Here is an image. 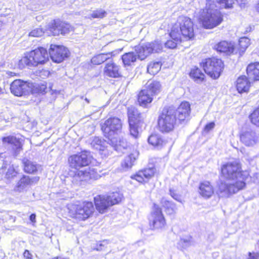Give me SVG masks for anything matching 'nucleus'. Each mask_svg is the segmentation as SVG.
Here are the masks:
<instances>
[{"label": "nucleus", "mask_w": 259, "mask_h": 259, "mask_svg": "<svg viewBox=\"0 0 259 259\" xmlns=\"http://www.w3.org/2000/svg\"><path fill=\"white\" fill-rule=\"evenodd\" d=\"M251 122L257 127H259V107L255 109L249 115Z\"/></svg>", "instance_id": "41"}, {"label": "nucleus", "mask_w": 259, "mask_h": 259, "mask_svg": "<svg viewBox=\"0 0 259 259\" xmlns=\"http://www.w3.org/2000/svg\"><path fill=\"white\" fill-rule=\"evenodd\" d=\"M168 40L165 43V47L169 49H174L177 47V44L181 42L182 41H177L176 39Z\"/></svg>", "instance_id": "47"}, {"label": "nucleus", "mask_w": 259, "mask_h": 259, "mask_svg": "<svg viewBox=\"0 0 259 259\" xmlns=\"http://www.w3.org/2000/svg\"><path fill=\"white\" fill-rule=\"evenodd\" d=\"M190 76L193 78L196 82H201L203 81L205 75L201 72L200 69L196 68L191 70L190 73Z\"/></svg>", "instance_id": "36"}, {"label": "nucleus", "mask_w": 259, "mask_h": 259, "mask_svg": "<svg viewBox=\"0 0 259 259\" xmlns=\"http://www.w3.org/2000/svg\"><path fill=\"white\" fill-rule=\"evenodd\" d=\"M236 88L239 93L247 92L250 88V82L245 76H241L236 81Z\"/></svg>", "instance_id": "25"}, {"label": "nucleus", "mask_w": 259, "mask_h": 259, "mask_svg": "<svg viewBox=\"0 0 259 259\" xmlns=\"http://www.w3.org/2000/svg\"><path fill=\"white\" fill-rule=\"evenodd\" d=\"M246 72L250 79L259 80V63L249 64L247 67Z\"/></svg>", "instance_id": "24"}, {"label": "nucleus", "mask_w": 259, "mask_h": 259, "mask_svg": "<svg viewBox=\"0 0 259 259\" xmlns=\"http://www.w3.org/2000/svg\"><path fill=\"white\" fill-rule=\"evenodd\" d=\"M105 144L106 142L105 141L97 137H94L91 142V146L99 150H103Z\"/></svg>", "instance_id": "37"}, {"label": "nucleus", "mask_w": 259, "mask_h": 259, "mask_svg": "<svg viewBox=\"0 0 259 259\" xmlns=\"http://www.w3.org/2000/svg\"><path fill=\"white\" fill-rule=\"evenodd\" d=\"M250 45V39L246 37H241L239 40V45L241 49H246Z\"/></svg>", "instance_id": "43"}, {"label": "nucleus", "mask_w": 259, "mask_h": 259, "mask_svg": "<svg viewBox=\"0 0 259 259\" xmlns=\"http://www.w3.org/2000/svg\"><path fill=\"white\" fill-rule=\"evenodd\" d=\"M161 64L160 62H151L147 66V72L152 75L158 73L161 69Z\"/></svg>", "instance_id": "38"}, {"label": "nucleus", "mask_w": 259, "mask_h": 259, "mask_svg": "<svg viewBox=\"0 0 259 259\" xmlns=\"http://www.w3.org/2000/svg\"><path fill=\"white\" fill-rule=\"evenodd\" d=\"M192 243V238L191 237L181 238L179 241V244L183 248H186L189 246Z\"/></svg>", "instance_id": "44"}, {"label": "nucleus", "mask_w": 259, "mask_h": 259, "mask_svg": "<svg viewBox=\"0 0 259 259\" xmlns=\"http://www.w3.org/2000/svg\"><path fill=\"white\" fill-rule=\"evenodd\" d=\"M68 209L70 215L80 221L87 219L94 211L93 203L88 201H85L79 204H72Z\"/></svg>", "instance_id": "6"}, {"label": "nucleus", "mask_w": 259, "mask_h": 259, "mask_svg": "<svg viewBox=\"0 0 259 259\" xmlns=\"http://www.w3.org/2000/svg\"><path fill=\"white\" fill-rule=\"evenodd\" d=\"M63 22L60 21H54L50 26V31L53 35H58L61 33V28L59 26L63 24Z\"/></svg>", "instance_id": "40"}, {"label": "nucleus", "mask_w": 259, "mask_h": 259, "mask_svg": "<svg viewBox=\"0 0 259 259\" xmlns=\"http://www.w3.org/2000/svg\"><path fill=\"white\" fill-rule=\"evenodd\" d=\"M46 73H47L48 74H49V72L48 71H46Z\"/></svg>", "instance_id": "64"}, {"label": "nucleus", "mask_w": 259, "mask_h": 259, "mask_svg": "<svg viewBox=\"0 0 259 259\" xmlns=\"http://www.w3.org/2000/svg\"><path fill=\"white\" fill-rule=\"evenodd\" d=\"M154 168H150L139 171L136 175L132 176L131 178L141 183H146L154 176Z\"/></svg>", "instance_id": "19"}, {"label": "nucleus", "mask_w": 259, "mask_h": 259, "mask_svg": "<svg viewBox=\"0 0 259 259\" xmlns=\"http://www.w3.org/2000/svg\"><path fill=\"white\" fill-rule=\"evenodd\" d=\"M214 126H215V123L214 122H209V123H207L205 126V127L204 128V131L205 132L208 133L210 130H212L214 127Z\"/></svg>", "instance_id": "51"}, {"label": "nucleus", "mask_w": 259, "mask_h": 259, "mask_svg": "<svg viewBox=\"0 0 259 259\" xmlns=\"http://www.w3.org/2000/svg\"><path fill=\"white\" fill-rule=\"evenodd\" d=\"M247 259H259L258 253H249V256Z\"/></svg>", "instance_id": "52"}, {"label": "nucleus", "mask_w": 259, "mask_h": 259, "mask_svg": "<svg viewBox=\"0 0 259 259\" xmlns=\"http://www.w3.org/2000/svg\"><path fill=\"white\" fill-rule=\"evenodd\" d=\"M209 238L211 239H213L214 238V235L213 233H211L209 235Z\"/></svg>", "instance_id": "57"}, {"label": "nucleus", "mask_w": 259, "mask_h": 259, "mask_svg": "<svg viewBox=\"0 0 259 259\" xmlns=\"http://www.w3.org/2000/svg\"><path fill=\"white\" fill-rule=\"evenodd\" d=\"M153 95L146 89L142 90L138 95V102L142 106L145 107L148 104L150 103L152 100Z\"/></svg>", "instance_id": "26"}, {"label": "nucleus", "mask_w": 259, "mask_h": 259, "mask_svg": "<svg viewBox=\"0 0 259 259\" xmlns=\"http://www.w3.org/2000/svg\"><path fill=\"white\" fill-rule=\"evenodd\" d=\"M160 87L161 85L159 82L156 80H150L146 83L145 89L147 90L148 92L153 96L159 92Z\"/></svg>", "instance_id": "30"}, {"label": "nucleus", "mask_w": 259, "mask_h": 259, "mask_svg": "<svg viewBox=\"0 0 259 259\" xmlns=\"http://www.w3.org/2000/svg\"><path fill=\"white\" fill-rule=\"evenodd\" d=\"M91 159L90 153L84 151L70 156L68 161L70 167L77 169L88 165L91 162Z\"/></svg>", "instance_id": "11"}, {"label": "nucleus", "mask_w": 259, "mask_h": 259, "mask_svg": "<svg viewBox=\"0 0 259 259\" xmlns=\"http://www.w3.org/2000/svg\"><path fill=\"white\" fill-rule=\"evenodd\" d=\"M23 256L26 259H31L32 255L28 250H25L23 253Z\"/></svg>", "instance_id": "53"}, {"label": "nucleus", "mask_w": 259, "mask_h": 259, "mask_svg": "<svg viewBox=\"0 0 259 259\" xmlns=\"http://www.w3.org/2000/svg\"><path fill=\"white\" fill-rule=\"evenodd\" d=\"M169 194L170 196L176 200L182 202L181 196L178 194L174 190L170 189Z\"/></svg>", "instance_id": "50"}, {"label": "nucleus", "mask_w": 259, "mask_h": 259, "mask_svg": "<svg viewBox=\"0 0 259 259\" xmlns=\"http://www.w3.org/2000/svg\"><path fill=\"white\" fill-rule=\"evenodd\" d=\"M8 74L10 76H14L16 74V73H13V72H10V73H8Z\"/></svg>", "instance_id": "58"}, {"label": "nucleus", "mask_w": 259, "mask_h": 259, "mask_svg": "<svg viewBox=\"0 0 259 259\" xmlns=\"http://www.w3.org/2000/svg\"><path fill=\"white\" fill-rule=\"evenodd\" d=\"M222 175L227 179L237 181L235 183L221 182L218 185L217 193L220 197H228L243 189L245 183L241 179V167L236 161L228 162L221 168Z\"/></svg>", "instance_id": "1"}, {"label": "nucleus", "mask_w": 259, "mask_h": 259, "mask_svg": "<svg viewBox=\"0 0 259 259\" xmlns=\"http://www.w3.org/2000/svg\"><path fill=\"white\" fill-rule=\"evenodd\" d=\"M17 172L12 166H9L6 173V177L7 179L12 178L16 176Z\"/></svg>", "instance_id": "48"}, {"label": "nucleus", "mask_w": 259, "mask_h": 259, "mask_svg": "<svg viewBox=\"0 0 259 259\" xmlns=\"http://www.w3.org/2000/svg\"><path fill=\"white\" fill-rule=\"evenodd\" d=\"M161 204L167 214H174L177 211V208L176 205L172 201H168L165 198H162L161 200Z\"/></svg>", "instance_id": "28"}, {"label": "nucleus", "mask_w": 259, "mask_h": 259, "mask_svg": "<svg viewBox=\"0 0 259 259\" xmlns=\"http://www.w3.org/2000/svg\"><path fill=\"white\" fill-rule=\"evenodd\" d=\"M149 226L152 229H161L166 225V222L161 208L154 204L149 218Z\"/></svg>", "instance_id": "10"}, {"label": "nucleus", "mask_w": 259, "mask_h": 259, "mask_svg": "<svg viewBox=\"0 0 259 259\" xmlns=\"http://www.w3.org/2000/svg\"><path fill=\"white\" fill-rule=\"evenodd\" d=\"M258 247H259V241L257 243Z\"/></svg>", "instance_id": "63"}, {"label": "nucleus", "mask_w": 259, "mask_h": 259, "mask_svg": "<svg viewBox=\"0 0 259 259\" xmlns=\"http://www.w3.org/2000/svg\"><path fill=\"white\" fill-rule=\"evenodd\" d=\"M138 123L132 124V123L129 122L130 134L135 138H137L139 136Z\"/></svg>", "instance_id": "42"}, {"label": "nucleus", "mask_w": 259, "mask_h": 259, "mask_svg": "<svg viewBox=\"0 0 259 259\" xmlns=\"http://www.w3.org/2000/svg\"><path fill=\"white\" fill-rule=\"evenodd\" d=\"M2 142L4 144L9 146V150L14 157L17 156L23 149L21 141L16 137L9 136L3 137Z\"/></svg>", "instance_id": "12"}, {"label": "nucleus", "mask_w": 259, "mask_h": 259, "mask_svg": "<svg viewBox=\"0 0 259 259\" xmlns=\"http://www.w3.org/2000/svg\"><path fill=\"white\" fill-rule=\"evenodd\" d=\"M85 101L88 103H89V100L88 99H87V98H85Z\"/></svg>", "instance_id": "59"}, {"label": "nucleus", "mask_w": 259, "mask_h": 259, "mask_svg": "<svg viewBox=\"0 0 259 259\" xmlns=\"http://www.w3.org/2000/svg\"><path fill=\"white\" fill-rule=\"evenodd\" d=\"M216 7L213 1L208 0L206 2L205 9L200 11L198 19L204 28L212 29L222 22V15Z\"/></svg>", "instance_id": "2"}, {"label": "nucleus", "mask_w": 259, "mask_h": 259, "mask_svg": "<svg viewBox=\"0 0 259 259\" xmlns=\"http://www.w3.org/2000/svg\"><path fill=\"white\" fill-rule=\"evenodd\" d=\"M106 12L103 10L94 11L91 14V17L93 18H103L106 16Z\"/></svg>", "instance_id": "45"}, {"label": "nucleus", "mask_w": 259, "mask_h": 259, "mask_svg": "<svg viewBox=\"0 0 259 259\" xmlns=\"http://www.w3.org/2000/svg\"><path fill=\"white\" fill-rule=\"evenodd\" d=\"M217 2L219 7L220 8L229 9L233 7V5L234 4L235 0H215ZM236 2L242 6V5H244L245 0H236Z\"/></svg>", "instance_id": "33"}, {"label": "nucleus", "mask_w": 259, "mask_h": 259, "mask_svg": "<svg viewBox=\"0 0 259 259\" xmlns=\"http://www.w3.org/2000/svg\"><path fill=\"white\" fill-rule=\"evenodd\" d=\"M255 10L258 13H259V2L256 4L255 6Z\"/></svg>", "instance_id": "56"}, {"label": "nucleus", "mask_w": 259, "mask_h": 259, "mask_svg": "<svg viewBox=\"0 0 259 259\" xmlns=\"http://www.w3.org/2000/svg\"><path fill=\"white\" fill-rule=\"evenodd\" d=\"M201 65L205 72L214 79L219 78L224 66L222 60L215 58L205 59Z\"/></svg>", "instance_id": "7"}, {"label": "nucleus", "mask_w": 259, "mask_h": 259, "mask_svg": "<svg viewBox=\"0 0 259 259\" xmlns=\"http://www.w3.org/2000/svg\"><path fill=\"white\" fill-rule=\"evenodd\" d=\"M4 155V153H1L0 154V157L3 158Z\"/></svg>", "instance_id": "60"}, {"label": "nucleus", "mask_w": 259, "mask_h": 259, "mask_svg": "<svg viewBox=\"0 0 259 259\" xmlns=\"http://www.w3.org/2000/svg\"><path fill=\"white\" fill-rule=\"evenodd\" d=\"M49 55L53 62L60 63L68 57L69 51L64 46L51 45Z\"/></svg>", "instance_id": "13"}, {"label": "nucleus", "mask_w": 259, "mask_h": 259, "mask_svg": "<svg viewBox=\"0 0 259 259\" xmlns=\"http://www.w3.org/2000/svg\"><path fill=\"white\" fill-rule=\"evenodd\" d=\"M199 193L205 199L210 198L214 193V188L208 181L201 183L199 186Z\"/></svg>", "instance_id": "20"}, {"label": "nucleus", "mask_w": 259, "mask_h": 259, "mask_svg": "<svg viewBox=\"0 0 259 259\" xmlns=\"http://www.w3.org/2000/svg\"><path fill=\"white\" fill-rule=\"evenodd\" d=\"M36 215L34 213H32L30 215L29 219L32 223H35Z\"/></svg>", "instance_id": "54"}, {"label": "nucleus", "mask_w": 259, "mask_h": 259, "mask_svg": "<svg viewBox=\"0 0 259 259\" xmlns=\"http://www.w3.org/2000/svg\"><path fill=\"white\" fill-rule=\"evenodd\" d=\"M5 168H6V166H3L2 167V168H1V170H3V169H4Z\"/></svg>", "instance_id": "62"}, {"label": "nucleus", "mask_w": 259, "mask_h": 259, "mask_svg": "<svg viewBox=\"0 0 259 259\" xmlns=\"http://www.w3.org/2000/svg\"><path fill=\"white\" fill-rule=\"evenodd\" d=\"M45 32L42 28H37L32 30L29 33V36L39 37L44 34Z\"/></svg>", "instance_id": "46"}, {"label": "nucleus", "mask_w": 259, "mask_h": 259, "mask_svg": "<svg viewBox=\"0 0 259 259\" xmlns=\"http://www.w3.org/2000/svg\"><path fill=\"white\" fill-rule=\"evenodd\" d=\"M49 59V55L46 49L38 47L25 53L24 56L19 60L17 65L20 69H23L26 66L36 67L45 64Z\"/></svg>", "instance_id": "4"}, {"label": "nucleus", "mask_w": 259, "mask_h": 259, "mask_svg": "<svg viewBox=\"0 0 259 259\" xmlns=\"http://www.w3.org/2000/svg\"><path fill=\"white\" fill-rule=\"evenodd\" d=\"M241 141L247 146H252L258 141L259 136L252 130L243 132L240 135Z\"/></svg>", "instance_id": "18"}, {"label": "nucleus", "mask_w": 259, "mask_h": 259, "mask_svg": "<svg viewBox=\"0 0 259 259\" xmlns=\"http://www.w3.org/2000/svg\"><path fill=\"white\" fill-rule=\"evenodd\" d=\"M94 201L97 209L102 213L111 206L106 196H97L94 198Z\"/></svg>", "instance_id": "22"}, {"label": "nucleus", "mask_w": 259, "mask_h": 259, "mask_svg": "<svg viewBox=\"0 0 259 259\" xmlns=\"http://www.w3.org/2000/svg\"><path fill=\"white\" fill-rule=\"evenodd\" d=\"M60 27L61 28V33L62 34H65L68 33L70 31V25L68 24L65 23L63 22L61 25H59Z\"/></svg>", "instance_id": "49"}, {"label": "nucleus", "mask_w": 259, "mask_h": 259, "mask_svg": "<svg viewBox=\"0 0 259 259\" xmlns=\"http://www.w3.org/2000/svg\"><path fill=\"white\" fill-rule=\"evenodd\" d=\"M2 91H3V90H2V88L0 87V94L2 93Z\"/></svg>", "instance_id": "61"}, {"label": "nucleus", "mask_w": 259, "mask_h": 259, "mask_svg": "<svg viewBox=\"0 0 259 259\" xmlns=\"http://www.w3.org/2000/svg\"><path fill=\"white\" fill-rule=\"evenodd\" d=\"M121 128L122 123L120 119L115 117L108 118L102 125L103 132L109 139L117 135L121 132Z\"/></svg>", "instance_id": "9"}, {"label": "nucleus", "mask_w": 259, "mask_h": 259, "mask_svg": "<svg viewBox=\"0 0 259 259\" xmlns=\"http://www.w3.org/2000/svg\"><path fill=\"white\" fill-rule=\"evenodd\" d=\"M127 115L128 122L133 123H139L140 121L141 114L134 106H130L127 108Z\"/></svg>", "instance_id": "27"}, {"label": "nucleus", "mask_w": 259, "mask_h": 259, "mask_svg": "<svg viewBox=\"0 0 259 259\" xmlns=\"http://www.w3.org/2000/svg\"><path fill=\"white\" fill-rule=\"evenodd\" d=\"M30 87L29 84L21 79H16L10 85L11 92L16 96H21L29 91Z\"/></svg>", "instance_id": "15"}, {"label": "nucleus", "mask_w": 259, "mask_h": 259, "mask_svg": "<svg viewBox=\"0 0 259 259\" xmlns=\"http://www.w3.org/2000/svg\"><path fill=\"white\" fill-rule=\"evenodd\" d=\"M51 94H59V91L56 90H53L52 89H51Z\"/></svg>", "instance_id": "55"}, {"label": "nucleus", "mask_w": 259, "mask_h": 259, "mask_svg": "<svg viewBox=\"0 0 259 259\" xmlns=\"http://www.w3.org/2000/svg\"><path fill=\"white\" fill-rule=\"evenodd\" d=\"M137 156L138 155L135 153H132L126 156L121 163L122 167L126 169L131 168L134 165V163L136 161Z\"/></svg>", "instance_id": "34"}, {"label": "nucleus", "mask_w": 259, "mask_h": 259, "mask_svg": "<svg viewBox=\"0 0 259 259\" xmlns=\"http://www.w3.org/2000/svg\"><path fill=\"white\" fill-rule=\"evenodd\" d=\"M169 35L171 38L177 41L192 39L194 36L193 22L187 17H179L172 26Z\"/></svg>", "instance_id": "3"}, {"label": "nucleus", "mask_w": 259, "mask_h": 259, "mask_svg": "<svg viewBox=\"0 0 259 259\" xmlns=\"http://www.w3.org/2000/svg\"><path fill=\"white\" fill-rule=\"evenodd\" d=\"M104 73L110 77H118L120 76L119 67L112 61H110L106 63L104 68Z\"/></svg>", "instance_id": "21"}, {"label": "nucleus", "mask_w": 259, "mask_h": 259, "mask_svg": "<svg viewBox=\"0 0 259 259\" xmlns=\"http://www.w3.org/2000/svg\"><path fill=\"white\" fill-rule=\"evenodd\" d=\"M178 123L188 119L191 112L190 105L188 102H182L177 109L174 108Z\"/></svg>", "instance_id": "14"}, {"label": "nucleus", "mask_w": 259, "mask_h": 259, "mask_svg": "<svg viewBox=\"0 0 259 259\" xmlns=\"http://www.w3.org/2000/svg\"><path fill=\"white\" fill-rule=\"evenodd\" d=\"M214 49L218 52L224 53L227 55L231 54L234 50V45L227 41H222L214 46Z\"/></svg>", "instance_id": "23"}, {"label": "nucleus", "mask_w": 259, "mask_h": 259, "mask_svg": "<svg viewBox=\"0 0 259 259\" xmlns=\"http://www.w3.org/2000/svg\"><path fill=\"white\" fill-rule=\"evenodd\" d=\"M39 180L38 177H30L23 176L17 183L15 190L18 192H21L29 187L36 184Z\"/></svg>", "instance_id": "17"}, {"label": "nucleus", "mask_w": 259, "mask_h": 259, "mask_svg": "<svg viewBox=\"0 0 259 259\" xmlns=\"http://www.w3.org/2000/svg\"><path fill=\"white\" fill-rule=\"evenodd\" d=\"M99 175L95 168L91 167H86L83 169L78 170L74 176V180H79L80 181H88L90 179H97L99 178Z\"/></svg>", "instance_id": "16"}, {"label": "nucleus", "mask_w": 259, "mask_h": 259, "mask_svg": "<svg viewBox=\"0 0 259 259\" xmlns=\"http://www.w3.org/2000/svg\"><path fill=\"white\" fill-rule=\"evenodd\" d=\"M178 124L174 108H164L158 117L159 130L162 133H168L173 131Z\"/></svg>", "instance_id": "5"}, {"label": "nucleus", "mask_w": 259, "mask_h": 259, "mask_svg": "<svg viewBox=\"0 0 259 259\" xmlns=\"http://www.w3.org/2000/svg\"><path fill=\"white\" fill-rule=\"evenodd\" d=\"M123 198L121 194L118 192H113L109 196H107L110 204L112 205H115L120 202Z\"/></svg>", "instance_id": "39"}, {"label": "nucleus", "mask_w": 259, "mask_h": 259, "mask_svg": "<svg viewBox=\"0 0 259 259\" xmlns=\"http://www.w3.org/2000/svg\"><path fill=\"white\" fill-rule=\"evenodd\" d=\"M113 52L102 53L94 56L91 59L92 63L94 64L99 65L110 59L112 56Z\"/></svg>", "instance_id": "32"}, {"label": "nucleus", "mask_w": 259, "mask_h": 259, "mask_svg": "<svg viewBox=\"0 0 259 259\" xmlns=\"http://www.w3.org/2000/svg\"><path fill=\"white\" fill-rule=\"evenodd\" d=\"M148 142L149 144L157 148H161L166 144L161 137L158 134L151 135L148 139Z\"/></svg>", "instance_id": "29"}, {"label": "nucleus", "mask_w": 259, "mask_h": 259, "mask_svg": "<svg viewBox=\"0 0 259 259\" xmlns=\"http://www.w3.org/2000/svg\"><path fill=\"white\" fill-rule=\"evenodd\" d=\"M24 170L27 173L33 174L37 171L39 166L35 163L26 159H23Z\"/></svg>", "instance_id": "31"}, {"label": "nucleus", "mask_w": 259, "mask_h": 259, "mask_svg": "<svg viewBox=\"0 0 259 259\" xmlns=\"http://www.w3.org/2000/svg\"><path fill=\"white\" fill-rule=\"evenodd\" d=\"M137 59V55L133 52L125 53L122 56V62L125 66H130Z\"/></svg>", "instance_id": "35"}, {"label": "nucleus", "mask_w": 259, "mask_h": 259, "mask_svg": "<svg viewBox=\"0 0 259 259\" xmlns=\"http://www.w3.org/2000/svg\"><path fill=\"white\" fill-rule=\"evenodd\" d=\"M162 49V43L160 41L155 40L136 46L135 51L138 55V58L142 60L151 53L159 52Z\"/></svg>", "instance_id": "8"}]
</instances>
